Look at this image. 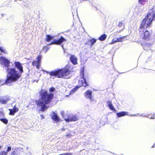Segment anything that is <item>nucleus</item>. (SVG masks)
Here are the masks:
<instances>
[{
    "instance_id": "1",
    "label": "nucleus",
    "mask_w": 155,
    "mask_h": 155,
    "mask_svg": "<svg viewBox=\"0 0 155 155\" xmlns=\"http://www.w3.org/2000/svg\"><path fill=\"white\" fill-rule=\"evenodd\" d=\"M41 97L38 100L36 101L38 108L40 107L41 110L44 111L46 110L48 107L46 104H49L53 98L54 94L53 93L48 94L47 91H44L41 92Z\"/></svg>"
},
{
    "instance_id": "2",
    "label": "nucleus",
    "mask_w": 155,
    "mask_h": 155,
    "mask_svg": "<svg viewBox=\"0 0 155 155\" xmlns=\"http://www.w3.org/2000/svg\"><path fill=\"white\" fill-rule=\"evenodd\" d=\"M155 17V11L153 9H150L147 15L142 21L140 27V32L143 33L145 28L150 26L151 22Z\"/></svg>"
},
{
    "instance_id": "3",
    "label": "nucleus",
    "mask_w": 155,
    "mask_h": 155,
    "mask_svg": "<svg viewBox=\"0 0 155 155\" xmlns=\"http://www.w3.org/2000/svg\"><path fill=\"white\" fill-rule=\"evenodd\" d=\"M6 71L7 75L5 83L8 85H10L12 82L17 81L21 76V74L15 68H8Z\"/></svg>"
},
{
    "instance_id": "4",
    "label": "nucleus",
    "mask_w": 155,
    "mask_h": 155,
    "mask_svg": "<svg viewBox=\"0 0 155 155\" xmlns=\"http://www.w3.org/2000/svg\"><path fill=\"white\" fill-rule=\"evenodd\" d=\"M70 67L69 65H67L63 69L51 71V72H47V73H49L51 76H55L57 77L58 78H63L67 79L70 77Z\"/></svg>"
},
{
    "instance_id": "5",
    "label": "nucleus",
    "mask_w": 155,
    "mask_h": 155,
    "mask_svg": "<svg viewBox=\"0 0 155 155\" xmlns=\"http://www.w3.org/2000/svg\"><path fill=\"white\" fill-rule=\"evenodd\" d=\"M81 80L79 81V83L81 84L80 86H76L70 92V94H73L77 90L82 86L86 87L87 84L86 81V79L84 77V68L81 69Z\"/></svg>"
},
{
    "instance_id": "6",
    "label": "nucleus",
    "mask_w": 155,
    "mask_h": 155,
    "mask_svg": "<svg viewBox=\"0 0 155 155\" xmlns=\"http://www.w3.org/2000/svg\"><path fill=\"white\" fill-rule=\"evenodd\" d=\"M0 63L3 66V68L6 71L9 68L10 61L5 57L2 56L0 57Z\"/></svg>"
},
{
    "instance_id": "7",
    "label": "nucleus",
    "mask_w": 155,
    "mask_h": 155,
    "mask_svg": "<svg viewBox=\"0 0 155 155\" xmlns=\"http://www.w3.org/2000/svg\"><path fill=\"white\" fill-rule=\"evenodd\" d=\"M64 120L67 122L75 121L79 119V118L75 115H71L67 118L64 117Z\"/></svg>"
},
{
    "instance_id": "8",
    "label": "nucleus",
    "mask_w": 155,
    "mask_h": 155,
    "mask_svg": "<svg viewBox=\"0 0 155 155\" xmlns=\"http://www.w3.org/2000/svg\"><path fill=\"white\" fill-rule=\"evenodd\" d=\"M66 41V40L63 37H61L58 39H54L52 42L51 43L48 44V45H51L53 44L57 45H61L64 41Z\"/></svg>"
},
{
    "instance_id": "9",
    "label": "nucleus",
    "mask_w": 155,
    "mask_h": 155,
    "mask_svg": "<svg viewBox=\"0 0 155 155\" xmlns=\"http://www.w3.org/2000/svg\"><path fill=\"white\" fill-rule=\"evenodd\" d=\"M14 64L15 67L18 70V72L21 74L23 72V70L21 64L18 61H15Z\"/></svg>"
},
{
    "instance_id": "10",
    "label": "nucleus",
    "mask_w": 155,
    "mask_h": 155,
    "mask_svg": "<svg viewBox=\"0 0 155 155\" xmlns=\"http://www.w3.org/2000/svg\"><path fill=\"white\" fill-rule=\"evenodd\" d=\"M41 57V55L38 56L37 57V61H34L32 63L33 66H36L37 68L38 69L40 65Z\"/></svg>"
},
{
    "instance_id": "11",
    "label": "nucleus",
    "mask_w": 155,
    "mask_h": 155,
    "mask_svg": "<svg viewBox=\"0 0 155 155\" xmlns=\"http://www.w3.org/2000/svg\"><path fill=\"white\" fill-rule=\"evenodd\" d=\"M117 115L118 117H120L125 115H128L130 116H136L135 114H129L127 112L122 111L120 112L117 113Z\"/></svg>"
},
{
    "instance_id": "12",
    "label": "nucleus",
    "mask_w": 155,
    "mask_h": 155,
    "mask_svg": "<svg viewBox=\"0 0 155 155\" xmlns=\"http://www.w3.org/2000/svg\"><path fill=\"white\" fill-rule=\"evenodd\" d=\"M12 152L10 153L11 155H18L20 152V148L17 147L12 148Z\"/></svg>"
},
{
    "instance_id": "13",
    "label": "nucleus",
    "mask_w": 155,
    "mask_h": 155,
    "mask_svg": "<svg viewBox=\"0 0 155 155\" xmlns=\"http://www.w3.org/2000/svg\"><path fill=\"white\" fill-rule=\"evenodd\" d=\"M51 116V118L54 120L55 122H58L60 120V118L53 111L52 112Z\"/></svg>"
},
{
    "instance_id": "14",
    "label": "nucleus",
    "mask_w": 155,
    "mask_h": 155,
    "mask_svg": "<svg viewBox=\"0 0 155 155\" xmlns=\"http://www.w3.org/2000/svg\"><path fill=\"white\" fill-rule=\"evenodd\" d=\"M92 92L89 90H88L85 93V96L87 98H88L92 101H93L92 97Z\"/></svg>"
},
{
    "instance_id": "15",
    "label": "nucleus",
    "mask_w": 155,
    "mask_h": 155,
    "mask_svg": "<svg viewBox=\"0 0 155 155\" xmlns=\"http://www.w3.org/2000/svg\"><path fill=\"white\" fill-rule=\"evenodd\" d=\"M70 59L71 62L74 64H76L77 63V58L74 55H72L70 57Z\"/></svg>"
},
{
    "instance_id": "16",
    "label": "nucleus",
    "mask_w": 155,
    "mask_h": 155,
    "mask_svg": "<svg viewBox=\"0 0 155 155\" xmlns=\"http://www.w3.org/2000/svg\"><path fill=\"white\" fill-rule=\"evenodd\" d=\"M10 111L9 114L10 115H13L15 114L18 111V108L16 107L15 106L14 108L12 109L9 110Z\"/></svg>"
},
{
    "instance_id": "17",
    "label": "nucleus",
    "mask_w": 155,
    "mask_h": 155,
    "mask_svg": "<svg viewBox=\"0 0 155 155\" xmlns=\"http://www.w3.org/2000/svg\"><path fill=\"white\" fill-rule=\"evenodd\" d=\"M8 100L6 97H0V103L3 104H6Z\"/></svg>"
},
{
    "instance_id": "18",
    "label": "nucleus",
    "mask_w": 155,
    "mask_h": 155,
    "mask_svg": "<svg viewBox=\"0 0 155 155\" xmlns=\"http://www.w3.org/2000/svg\"><path fill=\"white\" fill-rule=\"evenodd\" d=\"M124 38L125 37H124L121 38H117L116 39V40H115V39H114L112 41L111 44H113L116 42H121L123 41L124 39Z\"/></svg>"
},
{
    "instance_id": "19",
    "label": "nucleus",
    "mask_w": 155,
    "mask_h": 155,
    "mask_svg": "<svg viewBox=\"0 0 155 155\" xmlns=\"http://www.w3.org/2000/svg\"><path fill=\"white\" fill-rule=\"evenodd\" d=\"M12 149L10 147H8L6 151H1L0 153V155H7L8 153Z\"/></svg>"
},
{
    "instance_id": "20",
    "label": "nucleus",
    "mask_w": 155,
    "mask_h": 155,
    "mask_svg": "<svg viewBox=\"0 0 155 155\" xmlns=\"http://www.w3.org/2000/svg\"><path fill=\"white\" fill-rule=\"evenodd\" d=\"M144 38L145 40L148 39L149 37L150 34L149 31H148L146 30L144 32Z\"/></svg>"
},
{
    "instance_id": "21",
    "label": "nucleus",
    "mask_w": 155,
    "mask_h": 155,
    "mask_svg": "<svg viewBox=\"0 0 155 155\" xmlns=\"http://www.w3.org/2000/svg\"><path fill=\"white\" fill-rule=\"evenodd\" d=\"M46 41L48 42L51 40L53 39L54 38V36H50L49 35H46Z\"/></svg>"
},
{
    "instance_id": "22",
    "label": "nucleus",
    "mask_w": 155,
    "mask_h": 155,
    "mask_svg": "<svg viewBox=\"0 0 155 155\" xmlns=\"http://www.w3.org/2000/svg\"><path fill=\"white\" fill-rule=\"evenodd\" d=\"M141 116H143L144 117H148L149 118L152 119H155V115H153L152 116H150L148 114H142L141 115H140Z\"/></svg>"
},
{
    "instance_id": "23",
    "label": "nucleus",
    "mask_w": 155,
    "mask_h": 155,
    "mask_svg": "<svg viewBox=\"0 0 155 155\" xmlns=\"http://www.w3.org/2000/svg\"><path fill=\"white\" fill-rule=\"evenodd\" d=\"M107 37V35L105 34H104L101 35L99 38V39L100 41H103L105 40Z\"/></svg>"
},
{
    "instance_id": "24",
    "label": "nucleus",
    "mask_w": 155,
    "mask_h": 155,
    "mask_svg": "<svg viewBox=\"0 0 155 155\" xmlns=\"http://www.w3.org/2000/svg\"><path fill=\"white\" fill-rule=\"evenodd\" d=\"M89 41L90 42V46H91L96 42V40L94 38H92L91 39H89Z\"/></svg>"
},
{
    "instance_id": "25",
    "label": "nucleus",
    "mask_w": 155,
    "mask_h": 155,
    "mask_svg": "<svg viewBox=\"0 0 155 155\" xmlns=\"http://www.w3.org/2000/svg\"><path fill=\"white\" fill-rule=\"evenodd\" d=\"M0 51L4 53V54H7V51H6L5 49L2 47L0 46Z\"/></svg>"
},
{
    "instance_id": "26",
    "label": "nucleus",
    "mask_w": 155,
    "mask_h": 155,
    "mask_svg": "<svg viewBox=\"0 0 155 155\" xmlns=\"http://www.w3.org/2000/svg\"><path fill=\"white\" fill-rule=\"evenodd\" d=\"M0 120L5 124H7L8 122V120L6 118H1L0 119Z\"/></svg>"
},
{
    "instance_id": "27",
    "label": "nucleus",
    "mask_w": 155,
    "mask_h": 155,
    "mask_svg": "<svg viewBox=\"0 0 155 155\" xmlns=\"http://www.w3.org/2000/svg\"><path fill=\"white\" fill-rule=\"evenodd\" d=\"M108 107H109L110 109L114 111L116 110L114 107L113 105L112 104H111V105H109V106Z\"/></svg>"
},
{
    "instance_id": "28",
    "label": "nucleus",
    "mask_w": 155,
    "mask_h": 155,
    "mask_svg": "<svg viewBox=\"0 0 155 155\" xmlns=\"http://www.w3.org/2000/svg\"><path fill=\"white\" fill-rule=\"evenodd\" d=\"M145 1V0H139V2L141 5H144Z\"/></svg>"
},
{
    "instance_id": "29",
    "label": "nucleus",
    "mask_w": 155,
    "mask_h": 155,
    "mask_svg": "<svg viewBox=\"0 0 155 155\" xmlns=\"http://www.w3.org/2000/svg\"><path fill=\"white\" fill-rule=\"evenodd\" d=\"M90 41H89V39L85 43V45H90Z\"/></svg>"
},
{
    "instance_id": "30",
    "label": "nucleus",
    "mask_w": 155,
    "mask_h": 155,
    "mask_svg": "<svg viewBox=\"0 0 155 155\" xmlns=\"http://www.w3.org/2000/svg\"><path fill=\"white\" fill-rule=\"evenodd\" d=\"M55 88L53 87H52L49 89V91L50 92H53L54 91Z\"/></svg>"
},
{
    "instance_id": "31",
    "label": "nucleus",
    "mask_w": 155,
    "mask_h": 155,
    "mask_svg": "<svg viewBox=\"0 0 155 155\" xmlns=\"http://www.w3.org/2000/svg\"><path fill=\"white\" fill-rule=\"evenodd\" d=\"M123 25V24L122 22H119L118 26L120 27H122Z\"/></svg>"
},
{
    "instance_id": "32",
    "label": "nucleus",
    "mask_w": 155,
    "mask_h": 155,
    "mask_svg": "<svg viewBox=\"0 0 155 155\" xmlns=\"http://www.w3.org/2000/svg\"><path fill=\"white\" fill-rule=\"evenodd\" d=\"M61 114L62 117L64 118V117H66L64 115V111H61Z\"/></svg>"
},
{
    "instance_id": "33",
    "label": "nucleus",
    "mask_w": 155,
    "mask_h": 155,
    "mask_svg": "<svg viewBox=\"0 0 155 155\" xmlns=\"http://www.w3.org/2000/svg\"><path fill=\"white\" fill-rule=\"evenodd\" d=\"M107 106H108L109 105H111L112 104V102L111 101H107Z\"/></svg>"
},
{
    "instance_id": "34",
    "label": "nucleus",
    "mask_w": 155,
    "mask_h": 155,
    "mask_svg": "<svg viewBox=\"0 0 155 155\" xmlns=\"http://www.w3.org/2000/svg\"><path fill=\"white\" fill-rule=\"evenodd\" d=\"M41 117L42 119H43L44 118V115L42 114L41 115Z\"/></svg>"
},
{
    "instance_id": "35",
    "label": "nucleus",
    "mask_w": 155,
    "mask_h": 155,
    "mask_svg": "<svg viewBox=\"0 0 155 155\" xmlns=\"http://www.w3.org/2000/svg\"><path fill=\"white\" fill-rule=\"evenodd\" d=\"M66 136H71L70 135V134H67L66 135Z\"/></svg>"
},
{
    "instance_id": "36",
    "label": "nucleus",
    "mask_w": 155,
    "mask_h": 155,
    "mask_svg": "<svg viewBox=\"0 0 155 155\" xmlns=\"http://www.w3.org/2000/svg\"><path fill=\"white\" fill-rule=\"evenodd\" d=\"M61 47H62V48L64 49V46H63V45H61Z\"/></svg>"
},
{
    "instance_id": "37",
    "label": "nucleus",
    "mask_w": 155,
    "mask_h": 155,
    "mask_svg": "<svg viewBox=\"0 0 155 155\" xmlns=\"http://www.w3.org/2000/svg\"><path fill=\"white\" fill-rule=\"evenodd\" d=\"M2 147V146L0 145V150L1 149Z\"/></svg>"
},
{
    "instance_id": "38",
    "label": "nucleus",
    "mask_w": 155,
    "mask_h": 155,
    "mask_svg": "<svg viewBox=\"0 0 155 155\" xmlns=\"http://www.w3.org/2000/svg\"><path fill=\"white\" fill-rule=\"evenodd\" d=\"M145 47H143V49H145V50H146V49H145Z\"/></svg>"
},
{
    "instance_id": "39",
    "label": "nucleus",
    "mask_w": 155,
    "mask_h": 155,
    "mask_svg": "<svg viewBox=\"0 0 155 155\" xmlns=\"http://www.w3.org/2000/svg\"><path fill=\"white\" fill-rule=\"evenodd\" d=\"M121 32V31H118L117 32H118V33H119V32Z\"/></svg>"
}]
</instances>
